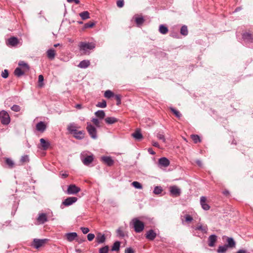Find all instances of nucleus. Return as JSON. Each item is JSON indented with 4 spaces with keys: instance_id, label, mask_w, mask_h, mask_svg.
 <instances>
[{
    "instance_id": "1",
    "label": "nucleus",
    "mask_w": 253,
    "mask_h": 253,
    "mask_svg": "<svg viewBox=\"0 0 253 253\" xmlns=\"http://www.w3.org/2000/svg\"><path fill=\"white\" fill-rule=\"evenodd\" d=\"M95 47V43L93 42H80L79 44L80 51L83 54L88 53L90 50L94 49Z\"/></svg>"
},
{
    "instance_id": "2",
    "label": "nucleus",
    "mask_w": 253,
    "mask_h": 253,
    "mask_svg": "<svg viewBox=\"0 0 253 253\" xmlns=\"http://www.w3.org/2000/svg\"><path fill=\"white\" fill-rule=\"evenodd\" d=\"M132 224L134 231L136 233H140L144 228V224L137 218H133L130 222Z\"/></svg>"
},
{
    "instance_id": "3",
    "label": "nucleus",
    "mask_w": 253,
    "mask_h": 253,
    "mask_svg": "<svg viewBox=\"0 0 253 253\" xmlns=\"http://www.w3.org/2000/svg\"><path fill=\"white\" fill-rule=\"evenodd\" d=\"M0 120L3 125H7L10 122V118L9 114L5 110L0 112Z\"/></svg>"
},
{
    "instance_id": "4",
    "label": "nucleus",
    "mask_w": 253,
    "mask_h": 253,
    "mask_svg": "<svg viewBox=\"0 0 253 253\" xmlns=\"http://www.w3.org/2000/svg\"><path fill=\"white\" fill-rule=\"evenodd\" d=\"M81 159L84 165L88 166L93 162L94 158L93 155H87L85 152H83L81 154Z\"/></svg>"
},
{
    "instance_id": "5",
    "label": "nucleus",
    "mask_w": 253,
    "mask_h": 253,
    "mask_svg": "<svg viewBox=\"0 0 253 253\" xmlns=\"http://www.w3.org/2000/svg\"><path fill=\"white\" fill-rule=\"evenodd\" d=\"M86 129L90 137L94 139L97 138V130L96 128L91 124L87 123Z\"/></svg>"
},
{
    "instance_id": "6",
    "label": "nucleus",
    "mask_w": 253,
    "mask_h": 253,
    "mask_svg": "<svg viewBox=\"0 0 253 253\" xmlns=\"http://www.w3.org/2000/svg\"><path fill=\"white\" fill-rule=\"evenodd\" d=\"M48 220L47 215L44 213H39L38 216L35 222L36 225L43 224Z\"/></svg>"
},
{
    "instance_id": "7",
    "label": "nucleus",
    "mask_w": 253,
    "mask_h": 253,
    "mask_svg": "<svg viewBox=\"0 0 253 253\" xmlns=\"http://www.w3.org/2000/svg\"><path fill=\"white\" fill-rule=\"evenodd\" d=\"M169 161L166 157H162L159 159L158 166L160 168H167L169 165Z\"/></svg>"
},
{
    "instance_id": "8",
    "label": "nucleus",
    "mask_w": 253,
    "mask_h": 253,
    "mask_svg": "<svg viewBox=\"0 0 253 253\" xmlns=\"http://www.w3.org/2000/svg\"><path fill=\"white\" fill-rule=\"evenodd\" d=\"M81 191L80 188L75 184H71L68 186L67 193L68 194H76Z\"/></svg>"
},
{
    "instance_id": "9",
    "label": "nucleus",
    "mask_w": 253,
    "mask_h": 253,
    "mask_svg": "<svg viewBox=\"0 0 253 253\" xmlns=\"http://www.w3.org/2000/svg\"><path fill=\"white\" fill-rule=\"evenodd\" d=\"M78 198L75 197H70L67 198L63 202L62 204L65 206H69L77 201Z\"/></svg>"
},
{
    "instance_id": "10",
    "label": "nucleus",
    "mask_w": 253,
    "mask_h": 253,
    "mask_svg": "<svg viewBox=\"0 0 253 253\" xmlns=\"http://www.w3.org/2000/svg\"><path fill=\"white\" fill-rule=\"evenodd\" d=\"M47 239H34L32 245L36 248L39 249L45 243Z\"/></svg>"
},
{
    "instance_id": "11",
    "label": "nucleus",
    "mask_w": 253,
    "mask_h": 253,
    "mask_svg": "<svg viewBox=\"0 0 253 253\" xmlns=\"http://www.w3.org/2000/svg\"><path fill=\"white\" fill-rule=\"evenodd\" d=\"M169 191L172 196L173 197H177L181 193V190L176 186H172L169 187Z\"/></svg>"
},
{
    "instance_id": "12",
    "label": "nucleus",
    "mask_w": 253,
    "mask_h": 253,
    "mask_svg": "<svg viewBox=\"0 0 253 253\" xmlns=\"http://www.w3.org/2000/svg\"><path fill=\"white\" fill-rule=\"evenodd\" d=\"M156 233L152 229L148 231L145 234V237L146 239L150 241L154 240L155 238L156 237Z\"/></svg>"
},
{
    "instance_id": "13",
    "label": "nucleus",
    "mask_w": 253,
    "mask_h": 253,
    "mask_svg": "<svg viewBox=\"0 0 253 253\" xmlns=\"http://www.w3.org/2000/svg\"><path fill=\"white\" fill-rule=\"evenodd\" d=\"M67 240L69 242H72L75 240L78 237V234L76 232H70L65 234Z\"/></svg>"
},
{
    "instance_id": "14",
    "label": "nucleus",
    "mask_w": 253,
    "mask_h": 253,
    "mask_svg": "<svg viewBox=\"0 0 253 253\" xmlns=\"http://www.w3.org/2000/svg\"><path fill=\"white\" fill-rule=\"evenodd\" d=\"M244 41L247 42H252L253 41V35L249 33H244L242 35Z\"/></svg>"
},
{
    "instance_id": "15",
    "label": "nucleus",
    "mask_w": 253,
    "mask_h": 253,
    "mask_svg": "<svg viewBox=\"0 0 253 253\" xmlns=\"http://www.w3.org/2000/svg\"><path fill=\"white\" fill-rule=\"evenodd\" d=\"M101 161L108 166H111L114 164V160L110 156H103L101 158Z\"/></svg>"
},
{
    "instance_id": "16",
    "label": "nucleus",
    "mask_w": 253,
    "mask_h": 253,
    "mask_svg": "<svg viewBox=\"0 0 253 253\" xmlns=\"http://www.w3.org/2000/svg\"><path fill=\"white\" fill-rule=\"evenodd\" d=\"M79 127L75 123H70L67 126V130L70 133L73 134L77 130Z\"/></svg>"
},
{
    "instance_id": "17",
    "label": "nucleus",
    "mask_w": 253,
    "mask_h": 253,
    "mask_svg": "<svg viewBox=\"0 0 253 253\" xmlns=\"http://www.w3.org/2000/svg\"><path fill=\"white\" fill-rule=\"evenodd\" d=\"M36 127L38 131L43 132L46 129V126L43 122L41 121L36 125Z\"/></svg>"
},
{
    "instance_id": "18",
    "label": "nucleus",
    "mask_w": 253,
    "mask_h": 253,
    "mask_svg": "<svg viewBox=\"0 0 253 253\" xmlns=\"http://www.w3.org/2000/svg\"><path fill=\"white\" fill-rule=\"evenodd\" d=\"M106 237L104 234H102L101 233H98L95 238L96 242L98 244H102L105 242Z\"/></svg>"
},
{
    "instance_id": "19",
    "label": "nucleus",
    "mask_w": 253,
    "mask_h": 253,
    "mask_svg": "<svg viewBox=\"0 0 253 253\" xmlns=\"http://www.w3.org/2000/svg\"><path fill=\"white\" fill-rule=\"evenodd\" d=\"M217 237L216 235L213 234L210 236L208 238V245L210 247H213L217 241Z\"/></svg>"
},
{
    "instance_id": "20",
    "label": "nucleus",
    "mask_w": 253,
    "mask_h": 253,
    "mask_svg": "<svg viewBox=\"0 0 253 253\" xmlns=\"http://www.w3.org/2000/svg\"><path fill=\"white\" fill-rule=\"evenodd\" d=\"M206 198L205 197L202 196L200 198V204L202 206V208L206 211L209 210L210 208V207L208 204L206 203Z\"/></svg>"
},
{
    "instance_id": "21",
    "label": "nucleus",
    "mask_w": 253,
    "mask_h": 253,
    "mask_svg": "<svg viewBox=\"0 0 253 253\" xmlns=\"http://www.w3.org/2000/svg\"><path fill=\"white\" fill-rule=\"evenodd\" d=\"M73 134L74 137L78 140H82L84 137V132L83 130H77Z\"/></svg>"
},
{
    "instance_id": "22",
    "label": "nucleus",
    "mask_w": 253,
    "mask_h": 253,
    "mask_svg": "<svg viewBox=\"0 0 253 253\" xmlns=\"http://www.w3.org/2000/svg\"><path fill=\"white\" fill-rule=\"evenodd\" d=\"M18 43V39L16 37H11L8 39L7 41V45H11L12 46H14L16 45Z\"/></svg>"
},
{
    "instance_id": "23",
    "label": "nucleus",
    "mask_w": 253,
    "mask_h": 253,
    "mask_svg": "<svg viewBox=\"0 0 253 253\" xmlns=\"http://www.w3.org/2000/svg\"><path fill=\"white\" fill-rule=\"evenodd\" d=\"M90 63L89 60H84L80 62V63L78 65V67L80 68L85 69L90 65Z\"/></svg>"
},
{
    "instance_id": "24",
    "label": "nucleus",
    "mask_w": 253,
    "mask_h": 253,
    "mask_svg": "<svg viewBox=\"0 0 253 253\" xmlns=\"http://www.w3.org/2000/svg\"><path fill=\"white\" fill-rule=\"evenodd\" d=\"M226 242H227V244H225V245L228 248H232L235 247L236 243H235V241L234 240L233 238H232L231 237H227Z\"/></svg>"
},
{
    "instance_id": "25",
    "label": "nucleus",
    "mask_w": 253,
    "mask_h": 253,
    "mask_svg": "<svg viewBox=\"0 0 253 253\" xmlns=\"http://www.w3.org/2000/svg\"><path fill=\"white\" fill-rule=\"evenodd\" d=\"M40 141L42 147V149L43 150H47L50 145L49 142L46 141L43 138H41Z\"/></svg>"
},
{
    "instance_id": "26",
    "label": "nucleus",
    "mask_w": 253,
    "mask_h": 253,
    "mask_svg": "<svg viewBox=\"0 0 253 253\" xmlns=\"http://www.w3.org/2000/svg\"><path fill=\"white\" fill-rule=\"evenodd\" d=\"M47 56L50 60H53L55 56V51L54 49L51 48L47 50Z\"/></svg>"
},
{
    "instance_id": "27",
    "label": "nucleus",
    "mask_w": 253,
    "mask_h": 253,
    "mask_svg": "<svg viewBox=\"0 0 253 253\" xmlns=\"http://www.w3.org/2000/svg\"><path fill=\"white\" fill-rule=\"evenodd\" d=\"M106 123L109 125L113 124L118 121V119L115 117H107L105 119Z\"/></svg>"
},
{
    "instance_id": "28",
    "label": "nucleus",
    "mask_w": 253,
    "mask_h": 253,
    "mask_svg": "<svg viewBox=\"0 0 253 253\" xmlns=\"http://www.w3.org/2000/svg\"><path fill=\"white\" fill-rule=\"evenodd\" d=\"M120 245H121L120 242H119V241H116L114 243L113 246L112 247L111 251H113V252L119 251L120 250Z\"/></svg>"
},
{
    "instance_id": "29",
    "label": "nucleus",
    "mask_w": 253,
    "mask_h": 253,
    "mask_svg": "<svg viewBox=\"0 0 253 253\" xmlns=\"http://www.w3.org/2000/svg\"><path fill=\"white\" fill-rule=\"evenodd\" d=\"M95 115L100 119H103L105 117V113L103 110H98L95 112Z\"/></svg>"
},
{
    "instance_id": "30",
    "label": "nucleus",
    "mask_w": 253,
    "mask_h": 253,
    "mask_svg": "<svg viewBox=\"0 0 253 253\" xmlns=\"http://www.w3.org/2000/svg\"><path fill=\"white\" fill-rule=\"evenodd\" d=\"M79 15L84 20L89 19L90 18L89 13L87 11H84L80 13L79 14Z\"/></svg>"
},
{
    "instance_id": "31",
    "label": "nucleus",
    "mask_w": 253,
    "mask_h": 253,
    "mask_svg": "<svg viewBox=\"0 0 253 253\" xmlns=\"http://www.w3.org/2000/svg\"><path fill=\"white\" fill-rule=\"evenodd\" d=\"M195 230H200L202 232H203V233H206L207 232V231H208V227L207 225L203 226L202 225H200L197 226L195 228Z\"/></svg>"
},
{
    "instance_id": "32",
    "label": "nucleus",
    "mask_w": 253,
    "mask_h": 253,
    "mask_svg": "<svg viewBox=\"0 0 253 253\" xmlns=\"http://www.w3.org/2000/svg\"><path fill=\"white\" fill-rule=\"evenodd\" d=\"M228 247L225 245L219 246L217 250L218 253H225L228 249Z\"/></svg>"
},
{
    "instance_id": "33",
    "label": "nucleus",
    "mask_w": 253,
    "mask_h": 253,
    "mask_svg": "<svg viewBox=\"0 0 253 253\" xmlns=\"http://www.w3.org/2000/svg\"><path fill=\"white\" fill-rule=\"evenodd\" d=\"M14 75L17 77H20L24 74V71H22L20 68H16L14 72Z\"/></svg>"
},
{
    "instance_id": "34",
    "label": "nucleus",
    "mask_w": 253,
    "mask_h": 253,
    "mask_svg": "<svg viewBox=\"0 0 253 253\" xmlns=\"http://www.w3.org/2000/svg\"><path fill=\"white\" fill-rule=\"evenodd\" d=\"M132 135L136 140H140L143 137L142 134L139 130H136L132 133Z\"/></svg>"
},
{
    "instance_id": "35",
    "label": "nucleus",
    "mask_w": 253,
    "mask_h": 253,
    "mask_svg": "<svg viewBox=\"0 0 253 253\" xmlns=\"http://www.w3.org/2000/svg\"><path fill=\"white\" fill-rule=\"evenodd\" d=\"M159 32L162 34H166L168 32V28L164 25H161L159 27Z\"/></svg>"
},
{
    "instance_id": "36",
    "label": "nucleus",
    "mask_w": 253,
    "mask_h": 253,
    "mask_svg": "<svg viewBox=\"0 0 253 253\" xmlns=\"http://www.w3.org/2000/svg\"><path fill=\"white\" fill-rule=\"evenodd\" d=\"M188 33L187 27L185 25L182 26L180 29V34L183 36H187Z\"/></svg>"
},
{
    "instance_id": "37",
    "label": "nucleus",
    "mask_w": 253,
    "mask_h": 253,
    "mask_svg": "<svg viewBox=\"0 0 253 253\" xmlns=\"http://www.w3.org/2000/svg\"><path fill=\"white\" fill-rule=\"evenodd\" d=\"M109 251V246H105L99 250V253H108Z\"/></svg>"
},
{
    "instance_id": "38",
    "label": "nucleus",
    "mask_w": 253,
    "mask_h": 253,
    "mask_svg": "<svg viewBox=\"0 0 253 253\" xmlns=\"http://www.w3.org/2000/svg\"><path fill=\"white\" fill-rule=\"evenodd\" d=\"M191 138L195 143H197L198 142H200L201 141V139L200 137L196 134H192L191 135Z\"/></svg>"
},
{
    "instance_id": "39",
    "label": "nucleus",
    "mask_w": 253,
    "mask_h": 253,
    "mask_svg": "<svg viewBox=\"0 0 253 253\" xmlns=\"http://www.w3.org/2000/svg\"><path fill=\"white\" fill-rule=\"evenodd\" d=\"M96 106L99 108H105L107 106L106 102L105 100H103L102 102H98Z\"/></svg>"
},
{
    "instance_id": "40",
    "label": "nucleus",
    "mask_w": 253,
    "mask_h": 253,
    "mask_svg": "<svg viewBox=\"0 0 253 253\" xmlns=\"http://www.w3.org/2000/svg\"><path fill=\"white\" fill-rule=\"evenodd\" d=\"M170 109L177 118H180L181 117V113L177 110L173 108H170Z\"/></svg>"
},
{
    "instance_id": "41",
    "label": "nucleus",
    "mask_w": 253,
    "mask_h": 253,
    "mask_svg": "<svg viewBox=\"0 0 253 253\" xmlns=\"http://www.w3.org/2000/svg\"><path fill=\"white\" fill-rule=\"evenodd\" d=\"M5 163L8 166L9 168H12L14 165L13 161L9 158H7L6 159Z\"/></svg>"
},
{
    "instance_id": "42",
    "label": "nucleus",
    "mask_w": 253,
    "mask_h": 253,
    "mask_svg": "<svg viewBox=\"0 0 253 253\" xmlns=\"http://www.w3.org/2000/svg\"><path fill=\"white\" fill-rule=\"evenodd\" d=\"M114 96V93L110 90H106L104 93V96L106 98H110Z\"/></svg>"
},
{
    "instance_id": "43",
    "label": "nucleus",
    "mask_w": 253,
    "mask_h": 253,
    "mask_svg": "<svg viewBox=\"0 0 253 253\" xmlns=\"http://www.w3.org/2000/svg\"><path fill=\"white\" fill-rule=\"evenodd\" d=\"M163 189L161 186H156L154 189V193L155 194H160L162 193Z\"/></svg>"
},
{
    "instance_id": "44",
    "label": "nucleus",
    "mask_w": 253,
    "mask_h": 253,
    "mask_svg": "<svg viewBox=\"0 0 253 253\" xmlns=\"http://www.w3.org/2000/svg\"><path fill=\"white\" fill-rule=\"evenodd\" d=\"M18 65L21 67L25 68L27 71H28L29 70L30 68H29V65H28L27 63H25L24 61H20L18 63Z\"/></svg>"
},
{
    "instance_id": "45",
    "label": "nucleus",
    "mask_w": 253,
    "mask_h": 253,
    "mask_svg": "<svg viewBox=\"0 0 253 253\" xmlns=\"http://www.w3.org/2000/svg\"><path fill=\"white\" fill-rule=\"evenodd\" d=\"M157 137L158 139L162 140L163 142L166 141V139L163 132H159L157 134Z\"/></svg>"
},
{
    "instance_id": "46",
    "label": "nucleus",
    "mask_w": 253,
    "mask_h": 253,
    "mask_svg": "<svg viewBox=\"0 0 253 253\" xmlns=\"http://www.w3.org/2000/svg\"><path fill=\"white\" fill-rule=\"evenodd\" d=\"M185 221L187 223L191 222L193 220V217L189 214H186L184 216Z\"/></svg>"
},
{
    "instance_id": "47",
    "label": "nucleus",
    "mask_w": 253,
    "mask_h": 253,
    "mask_svg": "<svg viewBox=\"0 0 253 253\" xmlns=\"http://www.w3.org/2000/svg\"><path fill=\"white\" fill-rule=\"evenodd\" d=\"M144 20L143 17H137L135 19V22L138 26H139L144 22Z\"/></svg>"
},
{
    "instance_id": "48",
    "label": "nucleus",
    "mask_w": 253,
    "mask_h": 253,
    "mask_svg": "<svg viewBox=\"0 0 253 253\" xmlns=\"http://www.w3.org/2000/svg\"><path fill=\"white\" fill-rule=\"evenodd\" d=\"M117 234L118 236L121 237H125V234L123 231L122 230L121 228H119L117 230Z\"/></svg>"
},
{
    "instance_id": "49",
    "label": "nucleus",
    "mask_w": 253,
    "mask_h": 253,
    "mask_svg": "<svg viewBox=\"0 0 253 253\" xmlns=\"http://www.w3.org/2000/svg\"><path fill=\"white\" fill-rule=\"evenodd\" d=\"M132 185L135 188H137V189H142V186L141 184L139 182H138L137 181H133L132 183Z\"/></svg>"
},
{
    "instance_id": "50",
    "label": "nucleus",
    "mask_w": 253,
    "mask_h": 253,
    "mask_svg": "<svg viewBox=\"0 0 253 253\" xmlns=\"http://www.w3.org/2000/svg\"><path fill=\"white\" fill-rule=\"evenodd\" d=\"M20 107L17 105H14L11 107V109L16 112H18L20 111Z\"/></svg>"
},
{
    "instance_id": "51",
    "label": "nucleus",
    "mask_w": 253,
    "mask_h": 253,
    "mask_svg": "<svg viewBox=\"0 0 253 253\" xmlns=\"http://www.w3.org/2000/svg\"><path fill=\"white\" fill-rule=\"evenodd\" d=\"M21 162L22 163H27L29 161V157L28 155H24L22 156L21 160Z\"/></svg>"
},
{
    "instance_id": "52",
    "label": "nucleus",
    "mask_w": 253,
    "mask_h": 253,
    "mask_svg": "<svg viewBox=\"0 0 253 253\" xmlns=\"http://www.w3.org/2000/svg\"><path fill=\"white\" fill-rule=\"evenodd\" d=\"M8 70L7 69L4 70V71L2 72L1 77L4 79H6L8 77Z\"/></svg>"
},
{
    "instance_id": "53",
    "label": "nucleus",
    "mask_w": 253,
    "mask_h": 253,
    "mask_svg": "<svg viewBox=\"0 0 253 253\" xmlns=\"http://www.w3.org/2000/svg\"><path fill=\"white\" fill-rule=\"evenodd\" d=\"M91 121L97 127H100V122L97 119L93 118Z\"/></svg>"
},
{
    "instance_id": "54",
    "label": "nucleus",
    "mask_w": 253,
    "mask_h": 253,
    "mask_svg": "<svg viewBox=\"0 0 253 253\" xmlns=\"http://www.w3.org/2000/svg\"><path fill=\"white\" fill-rule=\"evenodd\" d=\"M124 5V0H118L117 1V5L118 7L121 8L123 7Z\"/></svg>"
},
{
    "instance_id": "55",
    "label": "nucleus",
    "mask_w": 253,
    "mask_h": 253,
    "mask_svg": "<svg viewBox=\"0 0 253 253\" xmlns=\"http://www.w3.org/2000/svg\"><path fill=\"white\" fill-rule=\"evenodd\" d=\"M94 25V23L92 22H89L88 23H87L85 24L84 27L85 28H91Z\"/></svg>"
},
{
    "instance_id": "56",
    "label": "nucleus",
    "mask_w": 253,
    "mask_h": 253,
    "mask_svg": "<svg viewBox=\"0 0 253 253\" xmlns=\"http://www.w3.org/2000/svg\"><path fill=\"white\" fill-rule=\"evenodd\" d=\"M87 240L89 241H91L92 240H93V239L95 237V236L92 233H89L87 236Z\"/></svg>"
},
{
    "instance_id": "57",
    "label": "nucleus",
    "mask_w": 253,
    "mask_h": 253,
    "mask_svg": "<svg viewBox=\"0 0 253 253\" xmlns=\"http://www.w3.org/2000/svg\"><path fill=\"white\" fill-rule=\"evenodd\" d=\"M81 230H82V232L84 234H87L89 231V229L87 227H82L81 228Z\"/></svg>"
},
{
    "instance_id": "58",
    "label": "nucleus",
    "mask_w": 253,
    "mask_h": 253,
    "mask_svg": "<svg viewBox=\"0 0 253 253\" xmlns=\"http://www.w3.org/2000/svg\"><path fill=\"white\" fill-rule=\"evenodd\" d=\"M115 98L117 100V105H120L121 103V99L120 96L119 95H116Z\"/></svg>"
},
{
    "instance_id": "59",
    "label": "nucleus",
    "mask_w": 253,
    "mask_h": 253,
    "mask_svg": "<svg viewBox=\"0 0 253 253\" xmlns=\"http://www.w3.org/2000/svg\"><path fill=\"white\" fill-rule=\"evenodd\" d=\"M125 253H134V251L131 248H127L125 249Z\"/></svg>"
},
{
    "instance_id": "60",
    "label": "nucleus",
    "mask_w": 253,
    "mask_h": 253,
    "mask_svg": "<svg viewBox=\"0 0 253 253\" xmlns=\"http://www.w3.org/2000/svg\"><path fill=\"white\" fill-rule=\"evenodd\" d=\"M60 174L61 175L62 178H65L67 177L68 176V174L67 173L66 171H61L60 173Z\"/></svg>"
},
{
    "instance_id": "61",
    "label": "nucleus",
    "mask_w": 253,
    "mask_h": 253,
    "mask_svg": "<svg viewBox=\"0 0 253 253\" xmlns=\"http://www.w3.org/2000/svg\"><path fill=\"white\" fill-rule=\"evenodd\" d=\"M67 0L69 3H72V2H74L77 4H79V3H80L79 0Z\"/></svg>"
},
{
    "instance_id": "62",
    "label": "nucleus",
    "mask_w": 253,
    "mask_h": 253,
    "mask_svg": "<svg viewBox=\"0 0 253 253\" xmlns=\"http://www.w3.org/2000/svg\"><path fill=\"white\" fill-rule=\"evenodd\" d=\"M236 253H249L246 250L244 249H240Z\"/></svg>"
},
{
    "instance_id": "63",
    "label": "nucleus",
    "mask_w": 253,
    "mask_h": 253,
    "mask_svg": "<svg viewBox=\"0 0 253 253\" xmlns=\"http://www.w3.org/2000/svg\"><path fill=\"white\" fill-rule=\"evenodd\" d=\"M38 79L39 83H42L44 80L43 76L42 75H39Z\"/></svg>"
},
{
    "instance_id": "64",
    "label": "nucleus",
    "mask_w": 253,
    "mask_h": 253,
    "mask_svg": "<svg viewBox=\"0 0 253 253\" xmlns=\"http://www.w3.org/2000/svg\"><path fill=\"white\" fill-rule=\"evenodd\" d=\"M148 151L149 153V154H150L151 155L155 154V152L153 150L152 148H149L148 149Z\"/></svg>"
}]
</instances>
